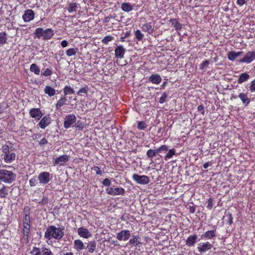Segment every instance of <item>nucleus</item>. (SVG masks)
I'll return each instance as SVG.
<instances>
[{"label":"nucleus","mask_w":255,"mask_h":255,"mask_svg":"<svg viewBox=\"0 0 255 255\" xmlns=\"http://www.w3.org/2000/svg\"><path fill=\"white\" fill-rule=\"evenodd\" d=\"M64 235V227L55 226H49L44 233V238L45 239L50 240L55 239L60 240Z\"/></svg>","instance_id":"obj_1"},{"label":"nucleus","mask_w":255,"mask_h":255,"mask_svg":"<svg viewBox=\"0 0 255 255\" xmlns=\"http://www.w3.org/2000/svg\"><path fill=\"white\" fill-rule=\"evenodd\" d=\"M29 210L30 209L28 207H24V216L23 219L22 223V233L23 234V239L26 243H28L29 241V236L31 227Z\"/></svg>","instance_id":"obj_2"},{"label":"nucleus","mask_w":255,"mask_h":255,"mask_svg":"<svg viewBox=\"0 0 255 255\" xmlns=\"http://www.w3.org/2000/svg\"><path fill=\"white\" fill-rule=\"evenodd\" d=\"M16 175L11 171L0 170V180L4 183L11 184L15 180Z\"/></svg>","instance_id":"obj_3"},{"label":"nucleus","mask_w":255,"mask_h":255,"mask_svg":"<svg viewBox=\"0 0 255 255\" xmlns=\"http://www.w3.org/2000/svg\"><path fill=\"white\" fill-rule=\"evenodd\" d=\"M30 255H54V254L48 246L42 245L40 248L33 247Z\"/></svg>","instance_id":"obj_4"},{"label":"nucleus","mask_w":255,"mask_h":255,"mask_svg":"<svg viewBox=\"0 0 255 255\" xmlns=\"http://www.w3.org/2000/svg\"><path fill=\"white\" fill-rule=\"evenodd\" d=\"M2 151L3 154V159L6 163H11L15 158V154L9 151V146L4 144L2 147Z\"/></svg>","instance_id":"obj_5"},{"label":"nucleus","mask_w":255,"mask_h":255,"mask_svg":"<svg viewBox=\"0 0 255 255\" xmlns=\"http://www.w3.org/2000/svg\"><path fill=\"white\" fill-rule=\"evenodd\" d=\"M52 177L49 172L44 171L40 173L37 177L39 183L41 185H46L51 180Z\"/></svg>","instance_id":"obj_6"},{"label":"nucleus","mask_w":255,"mask_h":255,"mask_svg":"<svg viewBox=\"0 0 255 255\" xmlns=\"http://www.w3.org/2000/svg\"><path fill=\"white\" fill-rule=\"evenodd\" d=\"M132 179L136 183L141 185H146L150 182L149 178L144 175H140L137 174H133L132 176Z\"/></svg>","instance_id":"obj_7"},{"label":"nucleus","mask_w":255,"mask_h":255,"mask_svg":"<svg viewBox=\"0 0 255 255\" xmlns=\"http://www.w3.org/2000/svg\"><path fill=\"white\" fill-rule=\"evenodd\" d=\"M255 59V51H250L246 53L244 57L239 60V62L249 64Z\"/></svg>","instance_id":"obj_8"},{"label":"nucleus","mask_w":255,"mask_h":255,"mask_svg":"<svg viewBox=\"0 0 255 255\" xmlns=\"http://www.w3.org/2000/svg\"><path fill=\"white\" fill-rule=\"evenodd\" d=\"M106 193L110 195H123L125 193V190L123 187H108L106 190Z\"/></svg>","instance_id":"obj_9"},{"label":"nucleus","mask_w":255,"mask_h":255,"mask_svg":"<svg viewBox=\"0 0 255 255\" xmlns=\"http://www.w3.org/2000/svg\"><path fill=\"white\" fill-rule=\"evenodd\" d=\"M76 117L74 114L67 115L64 118V127L68 129L76 123Z\"/></svg>","instance_id":"obj_10"},{"label":"nucleus","mask_w":255,"mask_h":255,"mask_svg":"<svg viewBox=\"0 0 255 255\" xmlns=\"http://www.w3.org/2000/svg\"><path fill=\"white\" fill-rule=\"evenodd\" d=\"M69 160V156L67 154H63L54 159L53 164L54 165L59 164L63 166Z\"/></svg>","instance_id":"obj_11"},{"label":"nucleus","mask_w":255,"mask_h":255,"mask_svg":"<svg viewBox=\"0 0 255 255\" xmlns=\"http://www.w3.org/2000/svg\"><path fill=\"white\" fill-rule=\"evenodd\" d=\"M30 117L36 120H39L43 116V113L39 108H32L29 112Z\"/></svg>","instance_id":"obj_12"},{"label":"nucleus","mask_w":255,"mask_h":255,"mask_svg":"<svg viewBox=\"0 0 255 255\" xmlns=\"http://www.w3.org/2000/svg\"><path fill=\"white\" fill-rule=\"evenodd\" d=\"M213 247V246L209 242L205 243H200L198 244L197 249L199 252L203 253L210 250Z\"/></svg>","instance_id":"obj_13"},{"label":"nucleus","mask_w":255,"mask_h":255,"mask_svg":"<svg viewBox=\"0 0 255 255\" xmlns=\"http://www.w3.org/2000/svg\"><path fill=\"white\" fill-rule=\"evenodd\" d=\"M130 237V232L128 230H122L117 234V238L119 241H127Z\"/></svg>","instance_id":"obj_14"},{"label":"nucleus","mask_w":255,"mask_h":255,"mask_svg":"<svg viewBox=\"0 0 255 255\" xmlns=\"http://www.w3.org/2000/svg\"><path fill=\"white\" fill-rule=\"evenodd\" d=\"M77 233L80 237L85 239H88L92 237V234L88 229L83 227H80L78 229Z\"/></svg>","instance_id":"obj_15"},{"label":"nucleus","mask_w":255,"mask_h":255,"mask_svg":"<svg viewBox=\"0 0 255 255\" xmlns=\"http://www.w3.org/2000/svg\"><path fill=\"white\" fill-rule=\"evenodd\" d=\"M40 121L39 122L38 126L42 129H44L51 123V119L49 115L45 116L40 119Z\"/></svg>","instance_id":"obj_16"},{"label":"nucleus","mask_w":255,"mask_h":255,"mask_svg":"<svg viewBox=\"0 0 255 255\" xmlns=\"http://www.w3.org/2000/svg\"><path fill=\"white\" fill-rule=\"evenodd\" d=\"M34 17V13L32 9L26 10L22 15V19L25 22H29Z\"/></svg>","instance_id":"obj_17"},{"label":"nucleus","mask_w":255,"mask_h":255,"mask_svg":"<svg viewBox=\"0 0 255 255\" xmlns=\"http://www.w3.org/2000/svg\"><path fill=\"white\" fill-rule=\"evenodd\" d=\"M238 97L242 101L243 105L246 107L248 106L251 102V100L249 98L248 93H241L239 94Z\"/></svg>","instance_id":"obj_18"},{"label":"nucleus","mask_w":255,"mask_h":255,"mask_svg":"<svg viewBox=\"0 0 255 255\" xmlns=\"http://www.w3.org/2000/svg\"><path fill=\"white\" fill-rule=\"evenodd\" d=\"M126 52V49L123 45H119L115 48V56L118 58L122 59L124 57Z\"/></svg>","instance_id":"obj_19"},{"label":"nucleus","mask_w":255,"mask_h":255,"mask_svg":"<svg viewBox=\"0 0 255 255\" xmlns=\"http://www.w3.org/2000/svg\"><path fill=\"white\" fill-rule=\"evenodd\" d=\"M198 236L196 234L189 236L185 241L186 245L189 247H191L195 245V243L197 242Z\"/></svg>","instance_id":"obj_20"},{"label":"nucleus","mask_w":255,"mask_h":255,"mask_svg":"<svg viewBox=\"0 0 255 255\" xmlns=\"http://www.w3.org/2000/svg\"><path fill=\"white\" fill-rule=\"evenodd\" d=\"M140 237L139 235L132 236V238L129 239L128 244L129 245H134L137 247H140L142 243L139 241Z\"/></svg>","instance_id":"obj_21"},{"label":"nucleus","mask_w":255,"mask_h":255,"mask_svg":"<svg viewBox=\"0 0 255 255\" xmlns=\"http://www.w3.org/2000/svg\"><path fill=\"white\" fill-rule=\"evenodd\" d=\"M215 230H210L205 232L201 236L202 239L211 240L216 237Z\"/></svg>","instance_id":"obj_22"},{"label":"nucleus","mask_w":255,"mask_h":255,"mask_svg":"<svg viewBox=\"0 0 255 255\" xmlns=\"http://www.w3.org/2000/svg\"><path fill=\"white\" fill-rule=\"evenodd\" d=\"M54 35V31L52 28L44 29L43 40H47L50 39Z\"/></svg>","instance_id":"obj_23"},{"label":"nucleus","mask_w":255,"mask_h":255,"mask_svg":"<svg viewBox=\"0 0 255 255\" xmlns=\"http://www.w3.org/2000/svg\"><path fill=\"white\" fill-rule=\"evenodd\" d=\"M149 81L152 84H159L162 81L160 76L157 74H152L148 79Z\"/></svg>","instance_id":"obj_24"},{"label":"nucleus","mask_w":255,"mask_h":255,"mask_svg":"<svg viewBox=\"0 0 255 255\" xmlns=\"http://www.w3.org/2000/svg\"><path fill=\"white\" fill-rule=\"evenodd\" d=\"M142 29L143 31L147 32L148 34H152L154 29L151 22H146L142 26Z\"/></svg>","instance_id":"obj_25"},{"label":"nucleus","mask_w":255,"mask_h":255,"mask_svg":"<svg viewBox=\"0 0 255 255\" xmlns=\"http://www.w3.org/2000/svg\"><path fill=\"white\" fill-rule=\"evenodd\" d=\"M73 248L79 252L85 249V246L82 241L78 239L74 241Z\"/></svg>","instance_id":"obj_26"},{"label":"nucleus","mask_w":255,"mask_h":255,"mask_svg":"<svg viewBox=\"0 0 255 255\" xmlns=\"http://www.w3.org/2000/svg\"><path fill=\"white\" fill-rule=\"evenodd\" d=\"M67 101V98L65 96H61L55 104L56 109L57 110H61V108L66 104Z\"/></svg>","instance_id":"obj_27"},{"label":"nucleus","mask_w":255,"mask_h":255,"mask_svg":"<svg viewBox=\"0 0 255 255\" xmlns=\"http://www.w3.org/2000/svg\"><path fill=\"white\" fill-rule=\"evenodd\" d=\"M244 53L243 51H240L237 52L235 51L229 52L228 54V58L230 61L235 60L238 56L242 55Z\"/></svg>","instance_id":"obj_28"},{"label":"nucleus","mask_w":255,"mask_h":255,"mask_svg":"<svg viewBox=\"0 0 255 255\" xmlns=\"http://www.w3.org/2000/svg\"><path fill=\"white\" fill-rule=\"evenodd\" d=\"M44 29L41 27L37 28L34 33L33 37L34 39H42L43 37Z\"/></svg>","instance_id":"obj_29"},{"label":"nucleus","mask_w":255,"mask_h":255,"mask_svg":"<svg viewBox=\"0 0 255 255\" xmlns=\"http://www.w3.org/2000/svg\"><path fill=\"white\" fill-rule=\"evenodd\" d=\"M9 187L2 185V187L0 189V198H6L9 194Z\"/></svg>","instance_id":"obj_30"},{"label":"nucleus","mask_w":255,"mask_h":255,"mask_svg":"<svg viewBox=\"0 0 255 255\" xmlns=\"http://www.w3.org/2000/svg\"><path fill=\"white\" fill-rule=\"evenodd\" d=\"M44 92L49 97L54 96L56 94V90L50 86H46L44 89Z\"/></svg>","instance_id":"obj_31"},{"label":"nucleus","mask_w":255,"mask_h":255,"mask_svg":"<svg viewBox=\"0 0 255 255\" xmlns=\"http://www.w3.org/2000/svg\"><path fill=\"white\" fill-rule=\"evenodd\" d=\"M121 9L125 12H129L133 9V6L129 2H123L121 4Z\"/></svg>","instance_id":"obj_32"},{"label":"nucleus","mask_w":255,"mask_h":255,"mask_svg":"<svg viewBox=\"0 0 255 255\" xmlns=\"http://www.w3.org/2000/svg\"><path fill=\"white\" fill-rule=\"evenodd\" d=\"M170 23L173 25L176 30H180L182 29V24L176 18H172L169 20Z\"/></svg>","instance_id":"obj_33"},{"label":"nucleus","mask_w":255,"mask_h":255,"mask_svg":"<svg viewBox=\"0 0 255 255\" xmlns=\"http://www.w3.org/2000/svg\"><path fill=\"white\" fill-rule=\"evenodd\" d=\"M77 3L74 2H70L68 4V7L67 8V10L69 13L73 12H76L78 8Z\"/></svg>","instance_id":"obj_34"},{"label":"nucleus","mask_w":255,"mask_h":255,"mask_svg":"<svg viewBox=\"0 0 255 255\" xmlns=\"http://www.w3.org/2000/svg\"><path fill=\"white\" fill-rule=\"evenodd\" d=\"M250 78V75L247 73H243L241 74L238 80V82L239 84H242L244 82L247 81Z\"/></svg>","instance_id":"obj_35"},{"label":"nucleus","mask_w":255,"mask_h":255,"mask_svg":"<svg viewBox=\"0 0 255 255\" xmlns=\"http://www.w3.org/2000/svg\"><path fill=\"white\" fill-rule=\"evenodd\" d=\"M87 248L90 253H94L96 248V243L95 241H93L89 242L87 245Z\"/></svg>","instance_id":"obj_36"},{"label":"nucleus","mask_w":255,"mask_h":255,"mask_svg":"<svg viewBox=\"0 0 255 255\" xmlns=\"http://www.w3.org/2000/svg\"><path fill=\"white\" fill-rule=\"evenodd\" d=\"M30 71L36 75H39L40 72V68L35 63L32 64L30 67Z\"/></svg>","instance_id":"obj_37"},{"label":"nucleus","mask_w":255,"mask_h":255,"mask_svg":"<svg viewBox=\"0 0 255 255\" xmlns=\"http://www.w3.org/2000/svg\"><path fill=\"white\" fill-rule=\"evenodd\" d=\"M74 92L75 91L73 88L69 86H66L63 89V93L64 94V96L70 94H74Z\"/></svg>","instance_id":"obj_38"},{"label":"nucleus","mask_w":255,"mask_h":255,"mask_svg":"<svg viewBox=\"0 0 255 255\" xmlns=\"http://www.w3.org/2000/svg\"><path fill=\"white\" fill-rule=\"evenodd\" d=\"M89 91L88 86L85 85L83 87L81 88L78 92L77 94L80 96H83L84 94L87 95Z\"/></svg>","instance_id":"obj_39"},{"label":"nucleus","mask_w":255,"mask_h":255,"mask_svg":"<svg viewBox=\"0 0 255 255\" xmlns=\"http://www.w3.org/2000/svg\"><path fill=\"white\" fill-rule=\"evenodd\" d=\"M176 150L174 148L169 149L168 153L164 157V160L167 161V160L171 158L175 154Z\"/></svg>","instance_id":"obj_40"},{"label":"nucleus","mask_w":255,"mask_h":255,"mask_svg":"<svg viewBox=\"0 0 255 255\" xmlns=\"http://www.w3.org/2000/svg\"><path fill=\"white\" fill-rule=\"evenodd\" d=\"M78 50V49L77 48H71L68 49V50H66V54L67 56L71 57V56L75 55L76 54V53L77 52Z\"/></svg>","instance_id":"obj_41"},{"label":"nucleus","mask_w":255,"mask_h":255,"mask_svg":"<svg viewBox=\"0 0 255 255\" xmlns=\"http://www.w3.org/2000/svg\"><path fill=\"white\" fill-rule=\"evenodd\" d=\"M158 152L157 151V149H148L146 152V155L149 158H153L155 156H156L157 154H158Z\"/></svg>","instance_id":"obj_42"},{"label":"nucleus","mask_w":255,"mask_h":255,"mask_svg":"<svg viewBox=\"0 0 255 255\" xmlns=\"http://www.w3.org/2000/svg\"><path fill=\"white\" fill-rule=\"evenodd\" d=\"M7 34L5 32H0V44L3 45L6 43Z\"/></svg>","instance_id":"obj_43"},{"label":"nucleus","mask_w":255,"mask_h":255,"mask_svg":"<svg viewBox=\"0 0 255 255\" xmlns=\"http://www.w3.org/2000/svg\"><path fill=\"white\" fill-rule=\"evenodd\" d=\"M52 74V70L49 68L43 69L41 73V75L44 77L50 76Z\"/></svg>","instance_id":"obj_44"},{"label":"nucleus","mask_w":255,"mask_h":255,"mask_svg":"<svg viewBox=\"0 0 255 255\" xmlns=\"http://www.w3.org/2000/svg\"><path fill=\"white\" fill-rule=\"evenodd\" d=\"M225 217H227V222L228 224L229 225H231L233 223V217L232 216V214L230 212L226 211L225 212Z\"/></svg>","instance_id":"obj_45"},{"label":"nucleus","mask_w":255,"mask_h":255,"mask_svg":"<svg viewBox=\"0 0 255 255\" xmlns=\"http://www.w3.org/2000/svg\"><path fill=\"white\" fill-rule=\"evenodd\" d=\"M85 123L81 121H78V122L75 124V127L77 128V130H82L85 127Z\"/></svg>","instance_id":"obj_46"},{"label":"nucleus","mask_w":255,"mask_h":255,"mask_svg":"<svg viewBox=\"0 0 255 255\" xmlns=\"http://www.w3.org/2000/svg\"><path fill=\"white\" fill-rule=\"evenodd\" d=\"M114 37L111 35H107L103 38L102 40V42L104 44H108L109 42L113 41Z\"/></svg>","instance_id":"obj_47"},{"label":"nucleus","mask_w":255,"mask_h":255,"mask_svg":"<svg viewBox=\"0 0 255 255\" xmlns=\"http://www.w3.org/2000/svg\"><path fill=\"white\" fill-rule=\"evenodd\" d=\"M134 35H135V38L138 41H141L143 39V36H144L143 34L138 29H137L136 31H135Z\"/></svg>","instance_id":"obj_48"},{"label":"nucleus","mask_w":255,"mask_h":255,"mask_svg":"<svg viewBox=\"0 0 255 255\" xmlns=\"http://www.w3.org/2000/svg\"><path fill=\"white\" fill-rule=\"evenodd\" d=\"M147 126L145 122L140 121L137 123V128L139 130H144L147 128Z\"/></svg>","instance_id":"obj_49"},{"label":"nucleus","mask_w":255,"mask_h":255,"mask_svg":"<svg viewBox=\"0 0 255 255\" xmlns=\"http://www.w3.org/2000/svg\"><path fill=\"white\" fill-rule=\"evenodd\" d=\"M37 177L36 176H35L29 180V182L30 186L33 187L36 185V184H37Z\"/></svg>","instance_id":"obj_50"},{"label":"nucleus","mask_w":255,"mask_h":255,"mask_svg":"<svg viewBox=\"0 0 255 255\" xmlns=\"http://www.w3.org/2000/svg\"><path fill=\"white\" fill-rule=\"evenodd\" d=\"M168 149V146L166 145H162L158 148H157V151L158 153L161 151H166Z\"/></svg>","instance_id":"obj_51"},{"label":"nucleus","mask_w":255,"mask_h":255,"mask_svg":"<svg viewBox=\"0 0 255 255\" xmlns=\"http://www.w3.org/2000/svg\"><path fill=\"white\" fill-rule=\"evenodd\" d=\"M91 170L95 171L96 175H102V171L98 166H94L91 168Z\"/></svg>","instance_id":"obj_52"},{"label":"nucleus","mask_w":255,"mask_h":255,"mask_svg":"<svg viewBox=\"0 0 255 255\" xmlns=\"http://www.w3.org/2000/svg\"><path fill=\"white\" fill-rule=\"evenodd\" d=\"M209 64V61L208 60H205L202 62V63H201L200 65V69L201 70H203L205 68H206V67L208 66Z\"/></svg>","instance_id":"obj_53"},{"label":"nucleus","mask_w":255,"mask_h":255,"mask_svg":"<svg viewBox=\"0 0 255 255\" xmlns=\"http://www.w3.org/2000/svg\"><path fill=\"white\" fill-rule=\"evenodd\" d=\"M167 97V94L165 92H164L162 94L161 97L159 98V103L160 104L164 103L166 100Z\"/></svg>","instance_id":"obj_54"},{"label":"nucleus","mask_w":255,"mask_h":255,"mask_svg":"<svg viewBox=\"0 0 255 255\" xmlns=\"http://www.w3.org/2000/svg\"><path fill=\"white\" fill-rule=\"evenodd\" d=\"M206 208L208 210H211L213 208V199L211 198H210L207 201V205Z\"/></svg>","instance_id":"obj_55"},{"label":"nucleus","mask_w":255,"mask_h":255,"mask_svg":"<svg viewBox=\"0 0 255 255\" xmlns=\"http://www.w3.org/2000/svg\"><path fill=\"white\" fill-rule=\"evenodd\" d=\"M102 183L104 186L110 187V186L111 185V181L109 178H105L103 181Z\"/></svg>","instance_id":"obj_56"},{"label":"nucleus","mask_w":255,"mask_h":255,"mask_svg":"<svg viewBox=\"0 0 255 255\" xmlns=\"http://www.w3.org/2000/svg\"><path fill=\"white\" fill-rule=\"evenodd\" d=\"M249 89L252 92H255V79L251 82Z\"/></svg>","instance_id":"obj_57"},{"label":"nucleus","mask_w":255,"mask_h":255,"mask_svg":"<svg viewBox=\"0 0 255 255\" xmlns=\"http://www.w3.org/2000/svg\"><path fill=\"white\" fill-rule=\"evenodd\" d=\"M198 111L201 113L203 115L205 114L204 106L203 105H200L197 108Z\"/></svg>","instance_id":"obj_58"},{"label":"nucleus","mask_w":255,"mask_h":255,"mask_svg":"<svg viewBox=\"0 0 255 255\" xmlns=\"http://www.w3.org/2000/svg\"><path fill=\"white\" fill-rule=\"evenodd\" d=\"M38 203L39 204L45 205L48 203V199L46 197L43 196L41 200L39 201Z\"/></svg>","instance_id":"obj_59"},{"label":"nucleus","mask_w":255,"mask_h":255,"mask_svg":"<svg viewBox=\"0 0 255 255\" xmlns=\"http://www.w3.org/2000/svg\"><path fill=\"white\" fill-rule=\"evenodd\" d=\"M48 143V140L45 138H43L39 142V144L40 145H45Z\"/></svg>","instance_id":"obj_60"},{"label":"nucleus","mask_w":255,"mask_h":255,"mask_svg":"<svg viewBox=\"0 0 255 255\" xmlns=\"http://www.w3.org/2000/svg\"><path fill=\"white\" fill-rule=\"evenodd\" d=\"M247 2V0H237V3L240 6H242L245 4Z\"/></svg>","instance_id":"obj_61"},{"label":"nucleus","mask_w":255,"mask_h":255,"mask_svg":"<svg viewBox=\"0 0 255 255\" xmlns=\"http://www.w3.org/2000/svg\"><path fill=\"white\" fill-rule=\"evenodd\" d=\"M5 225L4 224L0 223V234L5 230Z\"/></svg>","instance_id":"obj_62"},{"label":"nucleus","mask_w":255,"mask_h":255,"mask_svg":"<svg viewBox=\"0 0 255 255\" xmlns=\"http://www.w3.org/2000/svg\"><path fill=\"white\" fill-rule=\"evenodd\" d=\"M68 43L66 40L61 41V45L62 47L64 48L68 46Z\"/></svg>","instance_id":"obj_63"},{"label":"nucleus","mask_w":255,"mask_h":255,"mask_svg":"<svg viewBox=\"0 0 255 255\" xmlns=\"http://www.w3.org/2000/svg\"><path fill=\"white\" fill-rule=\"evenodd\" d=\"M211 165V163H210L209 162H205V163L203 164V168L204 169H206L209 167V165Z\"/></svg>","instance_id":"obj_64"}]
</instances>
